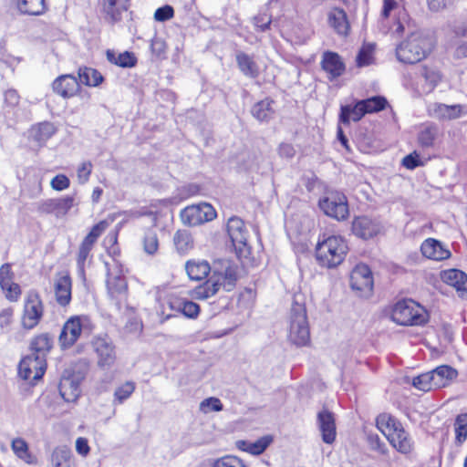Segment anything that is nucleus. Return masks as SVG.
Masks as SVG:
<instances>
[{
  "mask_svg": "<svg viewBox=\"0 0 467 467\" xmlns=\"http://www.w3.org/2000/svg\"><path fill=\"white\" fill-rule=\"evenodd\" d=\"M166 48H167L166 43L162 38L154 37L151 40L150 49H151L152 54L156 57H158V58L163 57L166 53Z\"/></svg>",
  "mask_w": 467,
  "mask_h": 467,
  "instance_id": "obj_57",
  "label": "nucleus"
},
{
  "mask_svg": "<svg viewBox=\"0 0 467 467\" xmlns=\"http://www.w3.org/2000/svg\"><path fill=\"white\" fill-rule=\"evenodd\" d=\"M402 164L407 169L413 170L416 167L421 166L423 162L421 161L419 154L413 152L403 158Z\"/></svg>",
  "mask_w": 467,
  "mask_h": 467,
  "instance_id": "obj_59",
  "label": "nucleus"
},
{
  "mask_svg": "<svg viewBox=\"0 0 467 467\" xmlns=\"http://www.w3.org/2000/svg\"><path fill=\"white\" fill-rule=\"evenodd\" d=\"M254 26L260 31L268 29L271 19L266 14L259 15L254 18Z\"/></svg>",
  "mask_w": 467,
  "mask_h": 467,
  "instance_id": "obj_61",
  "label": "nucleus"
},
{
  "mask_svg": "<svg viewBox=\"0 0 467 467\" xmlns=\"http://www.w3.org/2000/svg\"><path fill=\"white\" fill-rule=\"evenodd\" d=\"M216 217L214 208L207 202L190 205L181 212V219L183 224L196 226L210 222Z\"/></svg>",
  "mask_w": 467,
  "mask_h": 467,
  "instance_id": "obj_12",
  "label": "nucleus"
},
{
  "mask_svg": "<svg viewBox=\"0 0 467 467\" xmlns=\"http://www.w3.org/2000/svg\"><path fill=\"white\" fill-rule=\"evenodd\" d=\"M360 102L362 104L365 115L383 110L388 105L387 99L381 96H375L367 99H362Z\"/></svg>",
  "mask_w": 467,
  "mask_h": 467,
  "instance_id": "obj_45",
  "label": "nucleus"
},
{
  "mask_svg": "<svg viewBox=\"0 0 467 467\" xmlns=\"http://www.w3.org/2000/svg\"><path fill=\"white\" fill-rule=\"evenodd\" d=\"M391 319L400 326H422L429 316L423 306L412 299L398 301L392 307Z\"/></svg>",
  "mask_w": 467,
  "mask_h": 467,
  "instance_id": "obj_5",
  "label": "nucleus"
},
{
  "mask_svg": "<svg viewBox=\"0 0 467 467\" xmlns=\"http://www.w3.org/2000/svg\"><path fill=\"white\" fill-rule=\"evenodd\" d=\"M92 172V163L90 161L82 162L77 171V176L80 184H85L89 180Z\"/></svg>",
  "mask_w": 467,
  "mask_h": 467,
  "instance_id": "obj_54",
  "label": "nucleus"
},
{
  "mask_svg": "<svg viewBox=\"0 0 467 467\" xmlns=\"http://www.w3.org/2000/svg\"><path fill=\"white\" fill-rule=\"evenodd\" d=\"M200 410L203 413L218 412L223 410V403L218 398L210 397L200 403Z\"/></svg>",
  "mask_w": 467,
  "mask_h": 467,
  "instance_id": "obj_48",
  "label": "nucleus"
},
{
  "mask_svg": "<svg viewBox=\"0 0 467 467\" xmlns=\"http://www.w3.org/2000/svg\"><path fill=\"white\" fill-rule=\"evenodd\" d=\"M56 127L50 122L39 123L30 130V137L39 145H44L55 133Z\"/></svg>",
  "mask_w": 467,
  "mask_h": 467,
  "instance_id": "obj_33",
  "label": "nucleus"
},
{
  "mask_svg": "<svg viewBox=\"0 0 467 467\" xmlns=\"http://www.w3.org/2000/svg\"><path fill=\"white\" fill-rule=\"evenodd\" d=\"M327 23L340 36H347L349 32L350 25L347 14L342 7L335 6L330 8L327 12Z\"/></svg>",
  "mask_w": 467,
  "mask_h": 467,
  "instance_id": "obj_27",
  "label": "nucleus"
},
{
  "mask_svg": "<svg viewBox=\"0 0 467 467\" xmlns=\"http://www.w3.org/2000/svg\"><path fill=\"white\" fill-rule=\"evenodd\" d=\"M92 347L98 357L99 367H110L116 360V351L112 341L108 337H96Z\"/></svg>",
  "mask_w": 467,
  "mask_h": 467,
  "instance_id": "obj_18",
  "label": "nucleus"
},
{
  "mask_svg": "<svg viewBox=\"0 0 467 467\" xmlns=\"http://www.w3.org/2000/svg\"><path fill=\"white\" fill-rule=\"evenodd\" d=\"M432 377L431 371L422 373L412 379V385L421 391H430L435 389L434 384L432 383Z\"/></svg>",
  "mask_w": 467,
  "mask_h": 467,
  "instance_id": "obj_47",
  "label": "nucleus"
},
{
  "mask_svg": "<svg viewBox=\"0 0 467 467\" xmlns=\"http://www.w3.org/2000/svg\"><path fill=\"white\" fill-rule=\"evenodd\" d=\"M432 377V383L435 389L444 388L448 386L453 379H456L457 371L446 365L439 366L431 371Z\"/></svg>",
  "mask_w": 467,
  "mask_h": 467,
  "instance_id": "obj_28",
  "label": "nucleus"
},
{
  "mask_svg": "<svg viewBox=\"0 0 467 467\" xmlns=\"http://www.w3.org/2000/svg\"><path fill=\"white\" fill-rule=\"evenodd\" d=\"M227 233L238 256H246L250 247L247 243L249 233L244 222L237 216L229 218Z\"/></svg>",
  "mask_w": 467,
  "mask_h": 467,
  "instance_id": "obj_11",
  "label": "nucleus"
},
{
  "mask_svg": "<svg viewBox=\"0 0 467 467\" xmlns=\"http://www.w3.org/2000/svg\"><path fill=\"white\" fill-rule=\"evenodd\" d=\"M76 451L82 457H86L89 451L90 447L88 445V441L84 437H78L76 441Z\"/></svg>",
  "mask_w": 467,
  "mask_h": 467,
  "instance_id": "obj_62",
  "label": "nucleus"
},
{
  "mask_svg": "<svg viewBox=\"0 0 467 467\" xmlns=\"http://www.w3.org/2000/svg\"><path fill=\"white\" fill-rule=\"evenodd\" d=\"M143 250L147 254L153 255L159 249V239L154 230H149L145 233L142 239Z\"/></svg>",
  "mask_w": 467,
  "mask_h": 467,
  "instance_id": "obj_46",
  "label": "nucleus"
},
{
  "mask_svg": "<svg viewBox=\"0 0 467 467\" xmlns=\"http://www.w3.org/2000/svg\"><path fill=\"white\" fill-rule=\"evenodd\" d=\"M422 255L434 261H441L451 256L450 250L440 241L434 238H428L420 245Z\"/></svg>",
  "mask_w": 467,
  "mask_h": 467,
  "instance_id": "obj_24",
  "label": "nucleus"
},
{
  "mask_svg": "<svg viewBox=\"0 0 467 467\" xmlns=\"http://www.w3.org/2000/svg\"><path fill=\"white\" fill-rule=\"evenodd\" d=\"M47 368V360L43 356L28 355L24 358L18 367L19 376L29 382L40 379Z\"/></svg>",
  "mask_w": 467,
  "mask_h": 467,
  "instance_id": "obj_14",
  "label": "nucleus"
},
{
  "mask_svg": "<svg viewBox=\"0 0 467 467\" xmlns=\"http://www.w3.org/2000/svg\"><path fill=\"white\" fill-rule=\"evenodd\" d=\"M321 211L337 221L345 220L348 215L347 197L339 192H328L318 202Z\"/></svg>",
  "mask_w": 467,
  "mask_h": 467,
  "instance_id": "obj_10",
  "label": "nucleus"
},
{
  "mask_svg": "<svg viewBox=\"0 0 467 467\" xmlns=\"http://www.w3.org/2000/svg\"><path fill=\"white\" fill-rule=\"evenodd\" d=\"M437 135V129L434 126L423 128L419 133V142L424 147H430L433 144Z\"/></svg>",
  "mask_w": 467,
  "mask_h": 467,
  "instance_id": "obj_49",
  "label": "nucleus"
},
{
  "mask_svg": "<svg viewBox=\"0 0 467 467\" xmlns=\"http://www.w3.org/2000/svg\"><path fill=\"white\" fill-rule=\"evenodd\" d=\"M83 320L82 317L75 316L64 324L58 337L61 348H67L77 342L82 333Z\"/></svg>",
  "mask_w": 467,
  "mask_h": 467,
  "instance_id": "obj_17",
  "label": "nucleus"
},
{
  "mask_svg": "<svg viewBox=\"0 0 467 467\" xmlns=\"http://www.w3.org/2000/svg\"><path fill=\"white\" fill-rule=\"evenodd\" d=\"M11 449L19 460L27 464L35 462V457L29 450L26 441L21 437H16L11 441Z\"/></svg>",
  "mask_w": 467,
  "mask_h": 467,
  "instance_id": "obj_36",
  "label": "nucleus"
},
{
  "mask_svg": "<svg viewBox=\"0 0 467 467\" xmlns=\"http://www.w3.org/2000/svg\"><path fill=\"white\" fill-rule=\"evenodd\" d=\"M102 75L92 67H80L78 69V82L88 87H97L103 81Z\"/></svg>",
  "mask_w": 467,
  "mask_h": 467,
  "instance_id": "obj_40",
  "label": "nucleus"
},
{
  "mask_svg": "<svg viewBox=\"0 0 467 467\" xmlns=\"http://www.w3.org/2000/svg\"><path fill=\"white\" fill-rule=\"evenodd\" d=\"M17 8L21 14L40 16L47 10L45 0H17Z\"/></svg>",
  "mask_w": 467,
  "mask_h": 467,
  "instance_id": "obj_38",
  "label": "nucleus"
},
{
  "mask_svg": "<svg viewBox=\"0 0 467 467\" xmlns=\"http://www.w3.org/2000/svg\"><path fill=\"white\" fill-rule=\"evenodd\" d=\"M381 224L367 216L356 217L352 222L353 234L362 239H370L381 232Z\"/></svg>",
  "mask_w": 467,
  "mask_h": 467,
  "instance_id": "obj_21",
  "label": "nucleus"
},
{
  "mask_svg": "<svg viewBox=\"0 0 467 467\" xmlns=\"http://www.w3.org/2000/svg\"><path fill=\"white\" fill-rule=\"evenodd\" d=\"M363 116H365V112L359 100L355 105L341 106L339 121L344 124H349L350 121L356 122L360 120Z\"/></svg>",
  "mask_w": 467,
  "mask_h": 467,
  "instance_id": "obj_35",
  "label": "nucleus"
},
{
  "mask_svg": "<svg viewBox=\"0 0 467 467\" xmlns=\"http://www.w3.org/2000/svg\"><path fill=\"white\" fill-rule=\"evenodd\" d=\"M107 268V288L109 296L119 308L126 301L128 285L124 275V269L121 263L116 258L111 262H105Z\"/></svg>",
  "mask_w": 467,
  "mask_h": 467,
  "instance_id": "obj_7",
  "label": "nucleus"
},
{
  "mask_svg": "<svg viewBox=\"0 0 467 467\" xmlns=\"http://www.w3.org/2000/svg\"><path fill=\"white\" fill-rule=\"evenodd\" d=\"M101 8L106 19L111 24L120 21L122 13L127 10L120 0H102Z\"/></svg>",
  "mask_w": 467,
  "mask_h": 467,
  "instance_id": "obj_29",
  "label": "nucleus"
},
{
  "mask_svg": "<svg viewBox=\"0 0 467 467\" xmlns=\"http://www.w3.org/2000/svg\"><path fill=\"white\" fill-rule=\"evenodd\" d=\"M441 280L454 287L462 298H467V275L458 269H447L441 273Z\"/></svg>",
  "mask_w": 467,
  "mask_h": 467,
  "instance_id": "obj_23",
  "label": "nucleus"
},
{
  "mask_svg": "<svg viewBox=\"0 0 467 467\" xmlns=\"http://www.w3.org/2000/svg\"><path fill=\"white\" fill-rule=\"evenodd\" d=\"M320 65L329 80L341 77L346 71V65L342 57L333 51L323 53Z\"/></svg>",
  "mask_w": 467,
  "mask_h": 467,
  "instance_id": "obj_19",
  "label": "nucleus"
},
{
  "mask_svg": "<svg viewBox=\"0 0 467 467\" xmlns=\"http://www.w3.org/2000/svg\"><path fill=\"white\" fill-rule=\"evenodd\" d=\"M428 115L441 121H448L467 115V106L455 104L446 105L440 102L430 103L427 107Z\"/></svg>",
  "mask_w": 467,
  "mask_h": 467,
  "instance_id": "obj_16",
  "label": "nucleus"
},
{
  "mask_svg": "<svg viewBox=\"0 0 467 467\" xmlns=\"http://www.w3.org/2000/svg\"><path fill=\"white\" fill-rule=\"evenodd\" d=\"M167 304L171 311L182 313L189 318H196L200 313L198 304L173 295L167 298Z\"/></svg>",
  "mask_w": 467,
  "mask_h": 467,
  "instance_id": "obj_25",
  "label": "nucleus"
},
{
  "mask_svg": "<svg viewBox=\"0 0 467 467\" xmlns=\"http://www.w3.org/2000/svg\"><path fill=\"white\" fill-rule=\"evenodd\" d=\"M71 457L72 452L68 447H57L52 454V465L54 467H70Z\"/></svg>",
  "mask_w": 467,
  "mask_h": 467,
  "instance_id": "obj_44",
  "label": "nucleus"
},
{
  "mask_svg": "<svg viewBox=\"0 0 467 467\" xmlns=\"http://www.w3.org/2000/svg\"><path fill=\"white\" fill-rule=\"evenodd\" d=\"M423 76L425 80L430 84L431 88H433L441 78L440 72L436 69L424 68Z\"/></svg>",
  "mask_w": 467,
  "mask_h": 467,
  "instance_id": "obj_60",
  "label": "nucleus"
},
{
  "mask_svg": "<svg viewBox=\"0 0 467 467\" xmlns=\"http://www.w3.org/2000/svg\"><path fill=\"white\" fill-rule=\"evenodd\" d=\"M236 62L240 71L246 77L255 78L259 75V67L252 57L239 52L236 54Z\"/></svg>",
  "mask_w": 467,
  "mask_h": 467,
  "instance_id": "obj_34",
  "label": "nucleus"
},
{
  "mask_svg": "<svg viewBox=\"0 0 467 467\" xmlns=\"http://www.w3.org/2000/svg\"><path fill=\"white\" fill-rule=\"evenodd\" d=\"M109 223L107 220H102L95 224L88 234L83 238L78 245L76 254V263L78 274L83 280L86 278L85 268L92 259V250L98 242L100 235L108 229Z\"/></svg>",
  "mask_w": 467,
  "mask_h": 467,
  "instance_id": "obj_8",
  "label": "nucleus"
},
{
  "mask_svg": "<svg viewBox=\"0 0 467 467\" xmlns=\"http://www.w3.org/2000/svg\"><path fill=\"white\" fill-rule=\"evenodd\" d=\"M59 392L67 402H73L80 395L79 382L69 377H64L59 383Z\"/></svg>",
  "mask_w": 467,
  "mask_h": 467,
  "instance_id": "obj_32",
  "label": "nucleus"
},
{
  "mask_svg": "<svg viewBox=\"0 0 467 467\" xmlns=\"http://www.w3.org/2000/svg\"><path fill=\"white\" fill-rule=\"evenodd\" d=\"M14 311L11 307L3 309L0 312V327L2 328L8 327L12 322Z\"/></svg>",
  "mask_w": 467,
  "mask_h": 467,
  "instance_id": "obj_64",
  "label": "nucleus"
},
{
  "mask_svg": "<svg viewBox=\"0 0 467 467\" xmlns=\"http://www.w3.org/2000/svg\"><path fill=\"white\" fill-rule=\"evenodd\" d=\"M379 28L383 33L395 36L409 33L396 47V57L402 63L414 64L421 61L434 47L433 37L423 31L414 30V25L406 9L395 0H383Z\"/></svg>",
  "mask_w": 467,
  "mask_h": 467,
  "instance_id": "obj_1",
  "label": "nucleus"
},
{
  "mask_svg": "<svg viewBox=\"0 0 467 467\" xmlns=\"http://www.w3.org/2000/svg\"><path fill=\"white\" fill-rule=\"evenodd\" d=\"M135 384L132 381H127L120 387H119L114 393L115 399L119 402H123L127 400L134 391Z\"/></svg>",
  "mask_w": 467,
  "mask_h": 467,
  "instance_id": "obj_53",
  "label": "nucleus"
},
{
  "mask_svg": "<svg viewBox=\"0 0 467 467\" xmlns=\"http://www.w3.org/2000/svg\"><path fill=\"white\" fill-rule=\"evenodd\" d=\"M188 276L192 280H202L212 273L213 266L211 267L209 263L204 260H189L185 265Z\"/></svg>",
  "mask_w": 467,
  "mask_h": 467,
  "instance_id": "obj_30",
  "label": "nucleus"
},
{
  "mask_svg": "<svg viewBox=\"0 0 467 467\" xmlns=\"http://www.w3.org/2000/svg\"><path fill=\"white\" fill-rule=\"evenodd\" d=\"M5 103L9 107H16L19 103V95L15 89H8L5 92Z\"/></svg>",
  "mask_w": 467,
  "mask_h": 467,
  "instance_id": "obj_63",
  "label": "nucleus"
},
{
  "mask_svg": "<svg viewBox=\"0 0 467 467\" xmlns=\"http://www.w3.org/2000/svg\"><path fill=\"white\" fill-rule=\"evenodd\" d=\"M213 467H246L244 462L235 456H223L217 459Z\"/></svg>",
  "mask_w": 467,
  "mask_h": 467,
  "instance_id": "obj_51",
  "label": "nucleus"
},
{
  "mask_svg": "<svg viewBox=\"0 0 467 467\" xmlns=\"http://www.w3.org/2000/svg\"><path fill=\"white\" fill-rule=\"evenodd\" d=\"M348 251V243L343 237L330 235L317 242L316 258L321 266L334 268L344 261Z\"/></svg>",
  "mask_w": 467,
  "mask_h": 467,
  "instance_id": "obj_4",
  "label": "nucleus"
},
{
  "mask_svg": "<svg viewBox=\"0 0 467 467\" xmlns=\"http://www.w3.org/2000/svg\"><path fill=\"white\" fill-rule=\"evenodd\" d=\"M53 90L63 98H71L79 90V82L72 75H62L57 78L53 84Z\"/></svg>",
  "mask_w": 467,
  "mask_h": 467,
  "instance_id": "obj_26",
  "label": "nucleus"
},
{
  "mask_svg": "<svg viewBox=\"0 0 467 467\" xmlns=\"http://www.w3.org/2000/svg\"><path fill=\"white\" fill-rule=\"evenodd\" d=\"M350 286L360 296L370 295L373 289V276L367 265L359 264L355 266L350 275Z\"/></svg>",
  "mask_w": 467,
  "mask_h": 467,
  "instance_id": "obj_15",
  "label": "nucleus"
},
{
  "mask_svg": "<svg viewBox=\"0 0 467 467\" xmlns=\"http://www.w3.org/2000/svg\"><path fill=\"white\" fill-rule=\"evenodd\" d=\"M107 59L119 67H132L137 63V58L131 52L116 53L114 50H107Z\"/></svg>",
  "mask_w": 467,
  "mask_h": 467,
  "instance_id": "obj_39",
  "label": "nucleus"
},
{
  "mask_svg": "<svg viewBox=\"0 0 467 467\" xmlns=\"http://www.w3.org/2000/svg\"><path fill=\"white\" fill-rule=\"evenodd\" d=\"M75 205H77L75 196L66 195L60 198H50L39 202L37 203V212L52 214L57 218H63Z\"/></svg>",
  "mask_w": 467,
  "mask_h": 467,
  "instance_id": "obj_13",
  "label": "nucleus"
},
{
  "mask_svg": "<svg viewBox=\"0 0 467 467\" xmlns=\"http://www.w3.org/2000/svg\"><path fill=\"white\" fill-rule=\"evenodd\" d=\"M1 288L5 292L6 299L10 302H16L20 298L22 292L18 284L12 282L8 285H1Z\"/></svg>",
  "mask_w": 467,
  "mask_h": 467,
  "instance_id": "obj_52",
  "label": "nucleus"
},
{
  "mask_svg": "<svg viewBox=\"0 0 467 467\" xmlns=\"http://www.w3.org/2000/svg\"><path fill=\"white\" fill-rule=\"evenodd\" d=\"M376 424L379 431L397 451L404 455L413 451L415 442L411 435L396 418L383 413L377 417Z\"/></svg>",
  "mask_w": 467,
  "mask_h": 467,
  "instance_id": "obj_3",
  "label": "nucleus"
},
{
  "mask_svg": "<svg viewBox=\"0 0 467 467\" xmlns=\"http://www.w3.org/2000/svg\"><path fill=\"white\" fill-rule=\"evenodd\" d=\"M288 339L298 347L306 346L310 341V331L304 304L295 301L291 306L288 318Z\"/></svg>",
  "mask_w": 467,
  "mask_h": 467,
  "instance_id": "obj_6",
  "label": "nucleus"
},
{
  "mask_svg": "<svg viewBox=\"0 0 467 467\" xmlns=\"http://www.w3.org/2000/svg\"><path fill=\"white\" fill-rule=\"evenodd\" d=\"M173 243L180 254H187L194 246L192 234L186 230H178L173 236Z\"/></svg>",
  "mask_w": 467,
  "mask_h": 467,
  "instance_id": "obj_41",
  "label": "nucleus"
},
{
  "mask_svg": "<svg viewBox=\"0 0 467 467\" xmlns=\"http://www.w3.org/2000/svg\"><path fill=\"white\" fill-rule=\"evenodd\" d=\"M317 423L325 443L331 444L336 440V420L334 414L327 409L317 413Z\"/></svg>",
  "mask_w": 467,
  "mask_h": 467,
  "instance_id": "obj_22",
  "label": "nucleus"
},
{
  "mask_svg": "<svg viewBox=\"0 0 467 467\" xmlns=\"http://www.w3.org/2000/svg\"><path fill=\"white\" fill-rule=\"evenodd\" d=\"M52 337L47 333L36 336L30 344L31 355L43 356L46 358L47 354L52 348Z\"/></svg>",
  "mask_w": 467,
  "mask_h": 467,
  "instance_id": "obj_37",
  "label": "nucleus"
},
{
  "mask_svg": "<svg viewBox=\"0 0 467 467\" xmlns=\"http://www.w3.org/2000/svg\"><path fill=\"white\" fill-rule=\"evenodd\" d=\"M272 104L273 100L268 99L257 102L252 108L253 116L259 121H267L274 114Z\"/></svg>",
  "mask_w": 467,
  "mask_h": 467,
  "instance_id": "obj_42",
  "label": "nucleus"
},
{
  "mask_svg": "<svg viewBox=\"0 0 467 467\" xmlns=\"http://www.w3.org/2000/svg\"><path fill=\"white\" fill-rule=\"evenodd\" d=\"M174 16V10L172 6L166 5L156 9L154 13V19L158 22H164L171 19Z\"/></svg>",
  "mask_w": 467,
  "mask_h": 467,
  "instance_id": "obj_56",
  "label": "nucleus"
},
{
  "mask_svg": "<svg viewBox=\"0 0 467 467\" xmlns=\"http://www.w3.org/2000/svg\"><path fill=\"white\" fill-rule=\"evenodd\" d=\"M54 293L57 303L60 306H67L72 298V281L70 275L62 272L56 275L54 280Z\"/></svg>",
  "mask_w": 467,
  "mask_h": 467,
  "instance_id": "obj_20",
  "label": "nucleus"
},
{
  "mask_svg": "<svg viewBox=\"0 0 467 467\" xmlns=\"http://www.w3.org/2000/svg\"><path fill=\"white\" fill-rule=\"evenodd\" d=\"M273 438L270 435H265L254 442L247 441H238L236 446L239 450L248 452L252 455H259L263 453L266 448L272 443Z\"/></svg>",
  "mask_w": 467,
  "mask_h": 467,
  "instance_id": "obj_31",
  "label": "nucleus"
},
{
  "mask_svg": "<svg viewBox=\"0 0 467 467\" xmlns=\"http://www.w3.org/2000/svg\"><path fill=\"white\" fill-rule=\"evenodd\" d=\"M456 439L459 442H463L467 438V414H461L457 417L455 422Z\"/></svg>",
  "mask_w": 467,
  "mask_h": 467,
  "instance_id": "obj_50",
  "label": "nucleus"
},
{
  "mask_svg": "<svg viewBox=\"0 0 467 467\" xmlns=\"http://www.w3.org/2000/svg\"><path fill=\"white\" fill-rule=\"evenodd\" d=\"M375 45L372 43L364 44L356 58L358 67H368L375 62Z\"/></svg>",
  "mask_w": 467,
  "mask_h": 467,
  "instance_id": "obj_43",
  "label": "nucleus"
},
{
  "mask_svg": "<svg viewBox=\"0 0 467 467\" xmlns=\"http://www.w3.org/2000/svg\"><path fill=\"white\" fill-rule=\"evenodd\" d=\"M44 313L45 306L39 294L36 290L28 291L23 302L21 327L26 330L34 329L41 322Z\"/></svg>",
  "mask_w": 467,
  "mask_h": 467,
  "instance_id": "obj_9",
  "label": "nucleus"
},
{
  "mask_svg": "<svg viewBox=\"0 0 467 467\" xmlns=\"http://www.w3.org/2000/svg\"><path fill=\"white\" fill-rule=\"evenodd\" d=\"M237 280L236 266L228 260L214 263L213 274L203 284L191 291V296L197 300H205L213 296L221 287L231 291Z\"/></svg>",
  "mask_w": 467,
  "mask_h": 467,
  "instance_id": "obj_2",
  "label": "nucleus"
},
{
  "mask_svg": "<svg viewBox=\"0 0 467 467\" xmlns=\"http://www.w3.org/2000/svg\"><path fill=\"white\" fill-rule=\"evenodd\" d=\"M50 186L53 190L61 192L70 186V181L65 174H57L51 180Z\"/></svg>",
  "mask_w": 467,
  "mask_h": 467,
  "instance_id": "obj_55",
  "label": "nucleus"
},
{
  "mask_svg": "<svg viewBox=\"0 0 467 467\" xmlns=\"http://www.w3.org/2000/svg\"><path fill=\"white\" fill-rule=\"evenodd\" d=\"M14 273L10 264H4L0 267V286L13 282Z\"/></svg>",
  "mask_w": 467,
  "mask_h": 467,
  "instance_id": "obj_58",
  "label": "nucleus"
}]
</instances>
